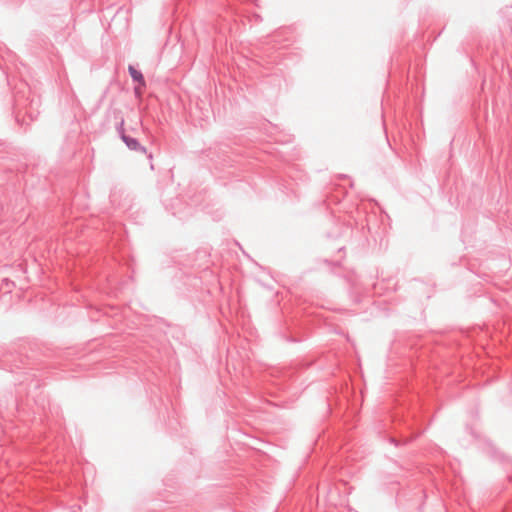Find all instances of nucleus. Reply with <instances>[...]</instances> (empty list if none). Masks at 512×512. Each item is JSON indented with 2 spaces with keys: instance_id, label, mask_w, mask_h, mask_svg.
<instances>
[{
  "instance_id": "2",
  "label": "nucleus",
  "mask_w": 512,
  "mask_h": 512,
  "mask_svg": "<svg viewBox=\"0 0 512 512\" xmlns=\"http://www.w3.org/2000/svg\"><path fill=\"white\" fill-rule=\"evenodd\" d=\"M123 140L126 142L129 148L131 149H137L138 142L135 139L128 138L127 136L123 135Z\"/></svg>"
},
{
  "instance_id": "1",
  "label": "nucleus",
  "mask_w": 512,
  "mask_h": 512,
  "mask_svg": "<svg viewBox=\"0 0 512 512\" xmlns=\"http://www.w3.org/2000/svg\"><path fill=\"white\" fill-rule=\"evenodd\" d=\"M129 73L132 79L139 83V85L135 87V93L140 96L142 94V88L145 86L144 77L142 73L133 66H129Z\"/></svg>"
}]
</instances>
